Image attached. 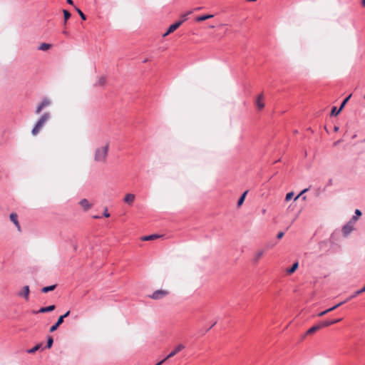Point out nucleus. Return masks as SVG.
<instances>
[{
	"label": "nucleus",
	"mask_w": 365,
	"mask_h": 365,
	"mask_svg": "<svg viewBox=\"0 0 365 365\" xmlns=\"http://www.w3.org/2000/svg\"><path fill=\"white\" fill-rule=\"evenodd\" d=\"M109 147V143H106L104 145L98 147L95 149L93 160L96 163H106L108 156Z\"/></svg>",
	"instance_id": "f257e3e1"
},
{
	"label": "nucleus",
	"mask_w": 365,
	"mask_h": 365,
	"mask_svg": "<svg viewBox=\"0 0 365 365\" xmlns=\"http://www.w3.org/2000/svg\"><path fill=\"white\" fill-rule=\"evenodd\" d=\"M51 113L48 112L44 113L37 120L35 125L34 126L31 133L33 135H36L45 124L50 120Z\"/></svg>",
	"instance_id": "f03ea898"
},
{
	"label": "nucleus",
	"mask_w": 365,
	"mask_h": 365,
	"mask_svg": "<svg viewBox=\"0 0 365 365\" xmlns=\"http://www.w3.org/2000/svg\"><path fill=\"white\" fill-rule=\"evenodd\" d=\"M255 106L256 111L259 113L261 112L265 107V98L263 93H260L255 101Z\"/></svg>",
	"instance_id": "7ed1b4c3"
},
{
	"label": "nucleus",
	"mask_w": 365,
	"mask_h": 365,
	"mask_svg": "<svg viewBox=\"0 0 365 365\" xmlns=\"http://www.w3.org/2000/svg\"><path fill=\"white\" fill-rule=\"evenodd\" d=\"M356 221L357 217H352L351 220L343 227L342 232L345 236L348 235L354 230Z\"/></svg>",
	"instance_id": "20e7f679"
},
{
	"label": "nucleus",
	"mask_w": 365,
	"mask_h": 365,
	"mask_svg": "<svg viewBox=\"0 0 365 365\" xmlns=\"http://www.w3.org/2000/svg\"><path fill=\"white\" fill-rule=\"evenodd\" d=\"M51 104V101L48 98H43L41 102L37 105L35 110L36 114H39L42 110Z\"/></svg>",
	"instance_id": "39448f33"
},
{
	"label": "nucleus",
	"mask_w": 365,
	"mask_h": 365,
	"mask_svg": "<svg viewBox=\"0 0 365 365\" xmlns=\"http://www.w3.org/2000/svg\"><path fill=\"white\" fill-rule=\"evenodd\" d=\"M168 294V292L166 290L159 289L155 291L150 297L153 299H160Z\"/></svg>",
	"instance_id": "423d86ee"
},
{
	"label": "nucleus",
	"mask_w": 365,
	"mask_h": 365,
	"mask_svg": "<svg viewBox=\"0 0 365 365\" xmlns=\"http://www.w3.org/2000/svg\"><path fill=\"white\" fill-rule=\"evenodd\" d=\"M185 19L182 21H179L175 22V24L170 25L168 29V31L163 35V37L167 36L168 34L174 32L180 26V25L182 24V22L185 20V16H184Z\"/></svg>",
	"instance_id": "0eeeda50"
},
{
	"label": "nucleus",
	"mask_w": 365,
	"mask_h": 365,
	"mask_svg": "<svg viewBox=\"0 0 365 365\" xmlns=\"http://www.w3.org/2000/svg\"><path fill=\"white\" fill-rule=\"evenodd\" d=\"M185 349V346L183 344H178L174 349L166 356V359H170L180 353L181 351Z\"/></svg>",
	"instance_id": "6e6552de"
},
{
	"label": "nucleus",
	"mask_w": 365,
	"mask_h": 365,
	"mask_svg": "<svg viewBox=\"0 0 365 365\" xmlns=\"http://www.w3.org/2000/svg\"><path fill=\"white\" fill-rule=\"evenodd\" d=\"M29 292H30L29 287L28 285H26L22 288L21 291L19 292L18 295L19 297H22L25 299L28 300L29 296Z\"/></svg>",
	"instance_id": "1a4fd4ad"
},
{
	"label": "nucleus",
	"mask_w": 365,
	"mask_h": 365,
	"mask_svg": "<svg viewBox=\"0 0 365 365\" xmlns=\"http://www.w3.org/2000/svg\"><path fill=\"white\" fill-rule=\"evenodd\" d=\"M135 200V195L132 193H128L125 195L123 201L128 205H132Z\"/></svg>",
	"instance_id": "9d476101"
},
{
	"label": "nucleus",
	"mask_w": 365,
	"mask_h": 365,
	"mask_svg": "<svg viewBox=\"0 0 365 365\" xmlns=\"http://www.w3.org/2000/svg\"><path fill=\"white\" fill-rule=\"evenodd\" d=\"M79 204L83 208L84 210H88L91 207V205L89 203V202L86 199H82L79 202Z\"/></svg>",
	"instance_id": "9b49d317"
},
{
	"label": "nucleus",
	"mask_w": 365,
	"mask_h": 365,
	"mask_svg": "<svg viewBox=\"0 0 365 365\" xmlns=\"http://www.w3.org/2000/svg\"><path fill=\"white\" fill-rule=\"evenodd\" d=\"M10 220L14 222V224L16 226L19 230H20L21 227L18 221V216L16 213H11L10 215Z\"/></svg>",
	"instance_id": "f8f14e48"
},
{
	"label": "nucleus",
	"mask_w": 365,
	"mask_h": 365,
	"mask_svg": "<svg viewBox=\"0 0 365 365\" xmlns=\"http://www.w3.org/2000/svg\"><path fill=\"white\" fill-rule=\"evenodd\" d=\"M54 309H55V306L50 305L46 307H41L38 311L36 312L35 313H45V312H51Z\"/></svg>",
	"instance_id": "ddd939ff"
},
{
	"label": "nucleus",
	"mask_w": 365,
	"mask_h": 365,
	"mask_svg": "<svg viewBox=\"0 0 365 365\" xmlns=\"http://www.w3.org/2000/svg\"><path fill=\"white\" fill-rule=\"evenodd\" d=\"M63 322V321L62 320V317H59L57 320V322H56L55 324H53L51 328H50V331L51 332H53L54 331H56L58 327Z\"/></svg>",
	"instance_id": "4468645a"
},
{
	"label": "nucleus",
	"mask_w": 365,
	"mask_h": 365,
	"mask_svg": "<svg viewBox=\"0 0 365 365\" xmlns=\"http://www.w3.org/2000/svg\"><path fill=\"white\" fill-rule=\"evenodd\" d=\"M321 329L319 324L312 327L311 328H309L307 331V334H314V332H316L317 331Z\"/></svg>",
	"instance_id": "2eb2a0df"
},
{
	"label": "nucleus",
	"mask_w": 365,
	"mask_h": 365,
	"mask_svg": "<svg viewBox=\"0 0 365 365\" xmlns=\"http://www.w3.org/2000/svg\"><path fill=\"white\" fill-rule=\"evenodd\" d=\"M107 81L106 76H101L98 81L96 83V86H103L106 85Z\"/></svg>",
	"instance_id": "dca6fc26"
},
{
	"label": "nucleus",
	"mask_w": 365,
	"mask_h": 365,
	"mask_svg": "<svg viewBox=\"0 0 365 365\" xmlns=\"http://www.w3.org/2000/svg\"><path fill=\"white\" fill-rule=\"evenodd\" d=\"M334 324H335V322L324 321V322H322L319 323V325L320 328L322 329V328L329 327L330 325H332Z\"/></svg>",
	"instance_id": "f3484780"
},
{
	"label": "nucleus",
	"mask_w": 365,
	"mask_h": 365,
	"mask_svg": "<svg viewBox=\"0 0 365 365\" xmlns=\"http://www.w3.org/2000/svg\"><path fill=\"white\" fill-rule=\"evenodd\" d=\"M51 48V45L49 44V43H42L39 47H38V49L41 50V51H48V49H50Z\"/></svg>",
	"instance_id": "a211bd4d"
},
{
	"label": "nucleus",
	"mask_w": 365,
	"mask_h": 365,
	"mask_svg": "<svg viewBox=\"0 0 365 365\" xmlns=\"http://www.w3.org/2000/svg\"><path fill=\"white\" fill-rule=\"evenodd\" d=\"M212 17H213V15H212V14L200 16H198V17L196 19V21H205V20L209 19L212 18Z\"/></svg>",
	"instance_id": "6ab92c4d"
},
{
	"label": "nucleus",
	"mask_w": 365,
	"mask_h": 365,
	"mask_svg": "<svg viewBox=\"0 0 365 365\" xmlns=\"http://www.w3.org/2000/svg\"><path fill=\"white\" fill-rule=\"evenodd\" d=\"M56 287V284L48 286V287H44L42 288L41 292L46 293L48 292L53 291L55 289Z\"/></svg>",
	"instance_id": "aec40b11"
},
{
	"label": "nucleus",
	"mask_w": 365,
	"mask_h": 365,
	"mask_svg": "<svg viewBox=\"0 0 365 365\" xmlns=\"http://www.w3.org/2000/svg\"><path fill=\"white\" fill-rule=\"evenodd\" d=\"M158 237H159V236L157 235H150L143 237L142 238V240L143 241H148V240H153L157 239Z\"/></svg>",
	"instance_id": "412c9836"
},
{
	"label": "nucleus",
	"mask_w": 365,
	"mask_h": 365,
	"mask_svg": "<svg viewBox=\"0 0 365 365\" xmlns=\"http://www.w3.org/2000/svg\"><path fill=\"white\" fill-rule=\"evenodd\" d=\"M297 267H298V263L297 262L294 263L292 264V266L289 269H287V273L289 274L294 273L296 271V269H297Z\"/></svg>",
	"instance_id": "4be33fe9"
},
{
	"label": "nucleus",
	"mask_w": 365,
	"mask_h": 365,
	"mask_svg": "<svg viewBox=\"0 0 365 365\" xmlns=\"http://www.w3.org/2000/svg\"><path fill=\"white\" fill-rule=\"evenodd\" d=\"M248 192V190L245 191L242 195L240 197V199L238 200V202H237V206L240 207L242 205L244 200H245V196L247 194Z\"/></svg>",
	"instance_id": "5701e85b"
},
{
	"label": "nucleus",
	"mask_w": 365,
	"mask_h": 365,
	"mask_svg": "<svg viewBox=\"0 0 365 365\" xmlns=\"http://www.w3.org/2000/svg\"><path fill=\"white\" fill-rule=\"evenodd\" d=\"M264 255L263 250H259L256 252L255 256V261L257 262Z\"/></svg>",
	"instance_id": "b1692460"
},
{
	"label": "nucleus",
	"mask_w": 365,
	"mask_h": 365,
	"mask_svg": "<svg viewBox=\"0 0 365 365\" xmlns=\"http://www.w3.org/2000/svg\"><path fill=\"white\" fill-rule=\"evenodd\" d=\"M41 346V344H36L35 346H34L32 349L28 350V353L29 354H34L36 351H38Z\"/></svg>",
	"instance_id": "393cba45"
},
{
	"label": "nucleus",
	"mask_w": 365,
	"mask_h": 365,
	"mask_svg": "<svg viewBox=\"0 0 365 365\" xmlns=\"http://www.w3.org/2000/svg\"><path fill=\"white\" fill-rule=\"evenodd\" d=\"M64 24H66L67 20L71 17V14L67 10H63Z\"/></svg>",
	"instance_id": "a878e982"
},
{
	"label": "nucleus",
	"mask_w": 365,
	"mask_h": 365,
	"mask_svg": "<svg viewBox=\"0 0 365 365\" xmlns=\"http://www.w3.org/2000/svg\"><path fill=\"white\" fill-rule=\"evenodd\" d=\"M341 111L340 108L337 110L336 107H333L331 111V115H337Z\"/></svg>",
	"instance_id": "bb28decb"
},
{
	"label": "nucleus",
	"mask_w": 365,
	"mask_h": 365,
	"mask_svg": "<svg viewBox=\"0 0 365 365\" xmlns=\"http://www.w3.org/2000/svg\"><path fill=\"white\" fill-rule=\"evenodd\" d=\"M351 95H349L348 97H346L344 101L343 102L341 103V105L340 106V110H341L343 109V108L345 106V105L347 103V102L349 101V100L350 99Z\"/></svg>",
	"instance_id": "cd10ccee"
},
{
	"label": "nucleus",
	"mask_w": 365,
	"mask_h": 365,
	"mask_svg": "<svg viewBox=\"0 0 365 365\" xmlns=\"http://www.w3.org/2000/svg\"><path fill=\"white\" fill-rule=\"evenodd\" d=\"M53 343V338L51 336H48V340H47V348H51L52 346V344Z\"/></svg>",
	"instance_id": "c85d7f7f"
},
{
	"label": "nucleus",
	"mask_w": 365,
	"mask_h": 365,
	"mask_svg": "<svg viewBox=\"0 0 365 365\" xmlns=\"http://www.w3.org/2000/svg\"><path fill=\"white\" fill-rule=\"evenodd\" d=\"M344 304V302H339V304H337L333 306L332 307L328 309V311H329V312H332V311L335 310L336 308L339 307L340 306H341Z\"/></svg>",
	"instance_id": "c756f323"
},
{
	"label": "nucleus",
	"mask_w": 365,
	"mask_h": 365,
	"mask_svg": "<svg viewBox=\"0 0 365 365\" xmlns=\"http://www.w3.org/2000/svg\"><path fill=\"white\" fill-rule=\"evenodd\" d=\"M293 195H294V192H288L286 195V197H285L286 201L290 200L292 198Z\"/></svg>",
	"instance_id": "7c9ffc66"
},
{
	"label": "nucleus",
	"mask_w": 365,
	"mask_h": 365,
	"mask_svg": "<svg viewBox=\"0 0 365 365\" xmlns=\"http://www.w3.org/2000/svg\"><path fill=\"white\" fill-rule=\"evenodd\" d=\"M77 11L78 13L79 14L81 18L83 19V20H86V17L85 16V14L80 10V9H77Z\"/></svg>",
	"instance_id": "2f4dec72"
},
{
	"label": "nucleus",
	"mask_w": 365,
	"mask_h": 365,
	"mask_svg": "<svg viewBox=\"0 0 365 365\" xmlns=\"http://www.w3.org/2000/svg\"><path fill=\"white\" fill-rule=\"evenodd\" d=\"M361 215V212L359 210L356 209L355 210V215L354 217H357V219H358Z\"/></svg>",
	"instance_id": "473e14b6"
},
{
	"label": "nucleus",
	"mask_w": 365,
	"mask_h": 365,
	"mask_svg": "<svg viewBox=\"0 0 365 365\" xmlns=\"http://www.w3.org/2000/svg\"><path fill=\"white\" fill-rule=\"evenodd\" d=\"M308 190V189H304L294 199V200H297L301 195H302L304 193H305Z\"/></svg>",
	"instance_id": "72a5a7b5"
},
{
	"label": "nucleus",
	"mask_w": 365,
	"mask_h": 365,
	"mask_svg": "<svg viewBox=\"0 0 365 365\" xmlns=\"http://www.w3.org/2000/svg\"><path fill=\"white\" fill-rule=\"evenodd\" d=\"M103 216L106 217H108L110 216V213L108 212V209L106 208L103 212Z\"/></svg>",
	"instance_id": "f704fd0d"
},
{
	"label": "nucleus",
	"mask_w": 365,
	"mask_h": 365,
	"mask_svg": "<svg viewBox=\"0 0 365 365\" xmlns=\"http://www.w3.org/2000/svg\"><path fill=\"white\" fill-rule=\"evenodd\" d=\"M329 311H328V309H327V310H325V311H324V312H320V313L318 314V316H319V317H322V316L325 315L326 314H327V313H329Z\"/></svg>",
	"instance_id": "c9c22d12"
},
{
	"label": "nucleus",
	"mask_w": 365,
	"mask_h": 365,
	"mask_svg": "<svg viewBox=\"0 0 365 365\" xmlns=\"http://www.w3.org/2000/svg\"><path fill=\"white\" fill-rule=\"evenodd\" d=\"M69 314H70V311H68L63 315L61 316L60 317H62V320L63 321V319L67 317Z\"/></svg>",
	"instance_id": "e433bc0d"
},
{
	"label": "nucleus",
	"mask_w": 365,
	"mask_h": 365,
	"mask_svg": "<svg viewBox=\"0 0 365 365\" xmlns=\"http://www.w3.org/2000/svg\"><path fill=\"white\" fill-rule=\"evenodd\" d=\"M364 292H365V286L363 288H361V289H359L356 291V294H362Z\"/></svg>",
	"instance_id": "4c0bfd02"
},
{
	"label": "nucleus",
	"mask_w": 365,
	"mask_h": 365,
	"mask_svg": "<svg viewBox=\"0 0 365 365\" xmlns=\"http://www.w3.org/2000/svg\"><path fill=\"white\" fill-rule=\"evenodd\" d=\"M360 294H356V292H355L353 294H351L350 297H349V299H354L355 298L356 296L359 295Z\"/></svg>",
	"instance_id": "58836bf2"
},
{
	"label": "nucleus",
	"mask_w": 365,
	"mask_h": 365,
	"mask_svg": "<svg viewBox=\"0 0 365 365\" xmlns=\"http://www.w3.org/2000/svg\"><path fill=\"white\" fill-rule=\"evenodd\" d=\"M284 236V232H280L277 234V238L281 239Z\"/></svg>",
	"instance_id": "ea45409f"
},
{
	"label": "nucleus",
	"mask_w": 365,
	"mask_h": 365,
	"mask_svg": "<svg viewBox=\"0 0 365 365\" xmlns=\"http://www.w3.org/2000/svg\"><path fill=\"white\" fill-rule=\"evenodd\" d=\"M168 359H166V357L163 359L162 361H159L158 363H157L155 365H161L163 363H164Z\"/></svg>",
	"instance_id": "a19ab883"
},
{
	"label": "nucleus",
	"mask_w": 365,
	"mask_h": 365,
	"mask_svg": "<svg viewBox=\"0 0 365 365\" xmlns=\"http://www.w3.org/2000/svg\"><path fill=\"white\" fill-rule=\"evenodd\" d=\"M67 3L71 4V5H73V2L72 0H66Z\"/></svg>",
	"instance_id": "79ce46f5"
},
{
	"label": "nucleus",
	"mask_w": 365,
	"mask_h": 365,
	"mask_svg": "<svg viewBox=\"0 0 365 365\" xmlns=\"http://www.w3.org/2000/svg\"><path fill=\"white\" fill-rule=\"evenodd\" d=\"M341 320V319H336L335 320H332V322H335V324L337 322H339Z\"/></svg>",
	"instance_id": "37998d69"
},
{
	"label": "nucleus",
	"mask_w": 365,
	"mask_h": 365,
	"mask_svg": "<svg viewBox=\"0 0 365 365\" xmlns=\"http://www.w3.org/2000/svg\"><path fill=\"white\" fill-rule=\"evenodd\" d=\"M361 5L365 7V0L361 1Z\"/></svg>",
	"instance_id": "c03bdc74"
},
{
	"label": "nucleus",
	"mask_w": 365,
	"mask_h": 365,
	"mask_svg": "<svg viewBox=\"0 0 365 365\" xmlns=\"http://www.w3.org/2000/svg\"><path fill=\"white\" fill-rule=\"evenodd\" d=\"M351 299H349V297L345 300L343 302L346 303V302L351 300Z\"/></svg>",
	"instance_id": "a18cd8bd"
},
{
	"label": "nucleus",
	"mask_w": 365,
	"mask_h": 365,
	"mask_svg": "<svg viewBox=\"0 0 365 365\" xmlns=\"http://www.w3.org/2000/svg\"><path fill=\"white\" fill-rule=\"evenodd\" d=\"M63 33L64 34H66V35H67V34H68L67 31H63Z\"/></svg>",
	"instance_id": "49530a36"
},
{
	"label": "nucleus",
	"mask_w": 365,
	"mask_h": 365,
	"mask_svg": "<svg viewBox=\"0 0 365 365\" xmlns=\"http://www.w3.org/2000/svg\"><path fill=\"white\" fill-rule=\"evenodd\" d=\"M93 217H94V218H99L100 217H99V216H98V215H96V216H94Z\"/></svg>",
	"instance_id": "de8ad7c7"
}]
</instances>
